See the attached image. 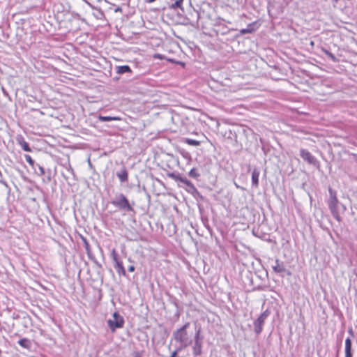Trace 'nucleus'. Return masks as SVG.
<instances>
[{"label":"nucleus","mask_w":357,"mask_h":357,"mask_svg":"<svg viewBox=\"0 0 357 357\" xmlns=\"http://www.w3.org/2000/svg\"><path fill=\"white\" fill-rule=\"evenodd\" d=\"M190 322H186L183 326L174 331L173 339L179 344L178 350H183L192 343V335L187 329L190 327Z\"/></svg>","instance_id":"1"},{"label":"nucleus","mask_w":357,"mask_h":357,"mask_svg":"<svg viewBox=\"0 0 357 357\" xmlns=\"http://www.w3.org/2000/svg\"><path fill=\"white\" fill-rule=\"evenodd\" d=\"M111 204L120 211L125 212L134 211L132 204L130 203L127 197L121 192H119L115 195L114 197L111 200Z\"/></svg>","instance_id":"2"},{"label":"nucleus","mask_w":357,"mask_h":357,"mask_svg":"<svg viewBox=\"0 0 357 357\" xmlns=\"http://www.w3.org/2000/svg\"><path fill=\"white\" fill-rule=\"evenodd\" d=\"M329 198L327 201L328 208L333 218L338 222L341 221V217L338 211L339 201L337 197V192L331 188H328Z\"/></svg>","instance_id":"3"},{"label":"nucleus","mask_w":357,"mask_h":357,"mask_svg":"<svg viewBox=\"0 0 357 357\" xmlns=\"http://www.w3.org/2000/svg\"><path fill=\"white\" fill-rule=\"evenodd\" d=\"M193 340L192 354L194 357L201 356L202 354L203 348V337L201 335V328H198L195 330Z\"/></svg>","instance_id":"4"},{"label":"nucleus","mask_w":357,"mask_h":357,"mask_svg":"<svg viewBox=\"0 0 357 357\" xmlns=\"http://www.w3.org/2000/svg\"><path fill=\"white\" fill-rule=\"evenodd\" d=\"M107 325L112 333L118 328H122L125 321L123 317L119 312H115L112 314V318L107 320Z\"/></svg>","instance_id":"5"},{"label":"nucleus","mask_w":357,"mask_h":357,"mask_svg":"<svg viewBox=\"0 0 357 357\" xmlns=\"http://www.w3.org/2000/svg\"><path fill=\"white\" fill-rule=\"evenodd\" d=\"M268 315L269 312L266 310L262 312L259 317L254 321V331L256 334L259 335L261 333L263 330V326Z\"/></svg>","instance_id":"6"},{"label":"nucleus","mask_w":357,"mask_h":357,"mask_svg":"<svg viewBox=\"0 0 357 357\" xmlns=\"http://www.w3.org/2000/svg\"><path fill=\"white\" fill-rule=\"evenodd\" d=\"M300 156L303 160L307 162L309 164L312 165L317 167H319V162L307 149H301L300 150Z\"/></svg>","instance_id":"7"},{"label":"nucleus","mask_w":357,"mask_h":357,"mask_svg":"<svg viewBox=\"0 0 357 357\" xmlns=\"http://www.w3.org/2000/svg\"><path fill=\"white\" fill-rule=\"evenodd\" d=\"M225 22L224 20H220L218 22H217L215 25V31L217 33H220L221 35H225L229 33L230 29L225 26L222 22Z\"/></svg>","instance_id":"8"},{"label":"nucleus","mask_w":357,"mask_h":357,"mask_svg":"<svg viewBox=\"0 0 357 357\" xmlns=\"http://www.w3.org/2000/svg\"><path fill=\"white\" fill-rule=\"evenodd\" d=\"M272 268L275 273H281L283 272H287V274L290 275V272L286 269L283 262L280 261L279 259L275 260V265H273Z\"/></svg>","instance_id":"9"},{"label":"nucleus","mask_w":357,"mask_h":357,"mask_svg":"<svg viewBox=\"0 0 357 357\" xmlns=\"http://www.w3.org/2000/svg\"><path fill=\"white\" fill-rule=\"evenodd\" d=\"M115 71L119 75H123L126 73L131 74L132 73V69L128 65L116 66H115Z\"/></svg>","instance_id":"10"},{"label":"nucleus","mask_w":357,"mask_h":357,"mask_svg":"<svg viewBox=\"0 0 357 357\" xmlns=\"http://www.w3.org/2000/svg\"><path fill=\"white\" fill-rule=\"evenodd\" d=\"M116 174L121 183L128 181V173L125 167H123L120 171H118Z\"/></svg>","instance_id":"11"},{"label":"nucleus","mask_w":357,"mask_h":357,"mask_svg":"<svg viewBox=\"0 0 357 357\" xmlns=\"http://www.w3.org/2000/svg\"><path fill=\"white\" fill-rule=\"evenodd\" d=\"M176 179L177 181H180L181 183L185 184L189 188H192V190L194 191H195L197 193H198V191H197V188H195V186L194 185V184L190 181H189L187 178L183 177L181 176H178L176 178Z\"/></svg>","instance_id":"12"},{"label":"nucleus","mask_w":357,"mask_h":357,"mask_svg":"<svg viewBox=\"0 0 357 357\" xmlns=\"http://www.w3.org/2000/svg\"><path fill=\"white\" fill-rule=\"evenodd\" d=\"M17 142L24 151H27V152L31 151V149L29 146V143L24 140V139L22 136L17 137Z\"/></svg>","instance_id":"13"},{"label":"nucleus","mask_w":357,"mask_h":357,"mask_svg":"<svg viewBox=\"0 0 357 357\" xmlns=\"http://www.w3.org/2000/svg\"><path fill=\"white\" fill-rule=\"evenodd\" d=\"M351 346V340L350 337H347L345 340V357H352Z\"/></svg>","instance_id":"14"},{"label":"nucleus","mask_w":357,"mask_h":357,"mask_svg":"<svg viewBox=\"0 0 357 357\" xmlns=\"http://www.w3.org/2000/svg\"><path fill=\"white\" fill-rule=\"evenodd\" d=\"M259 171L256 168L252 172V184L255 188H257L259 185Z\"/></svg>","instance_id":"15"},{"label":"nucleus","mask_w":357,"mask_h":357,"mask_svg":"<svg viewBox=\"0 0 357 357\" xmlns=\"http://www.w3.org/2000/svg\"><path fill=\"white\" fill-rule=\"evenodd\" d=\"M17 342L24 349H29L31 347V341L26 338L20 339Z\"/></svg>","instance_id":"16"},{"label":"nucleus","mask_w":357,"mask_h":357,"mask_svg":"<svg viewBox=\"0 0 357 357\" xmlns=\"http://www.w3.org/2000/svg\"><path fill=\"white\" fill-rule=\"evenodd\" d=\"M114 268H116L117 273L119 275H123V276H126V270H125L121 261L117 262L116 264H114Z\"/></svg>","instance_id":"17"},{"label":"nucleus","mask_w":357,"mask_h":357,"mask_svg":"<svg viewBox=\"0 0 357 357\" xmlns=\"http://www.w3.org/2000/svg\"><path fill=\"white\" fill-rule=\"evenodd\" d=\"M98 119L102 122H108V121H112L119 120L120 119L118 117H115V116L99 115Z\"/></svg>","instance_id":"18"},{"label":"nucleus","mask_w":357,"mask_h":357,"mask_svg":"<svg viewBox=\"0 0 357 357\" xmlns=\"http://www.w3.org/2000/svg\"><path fill=\"white\" fill-rule=\"evenodd\" d=\"M33 169L40 176L44 175L45 174V170L44 167L38 163H36L35 169Z\"/></svg>","instance_id":"19"},{"label":"nucleus","mask_w":357,"mask_h":357,"mask_svg":"<svg viewBox=\"0 0 357 357\" xmlns=\"http://www.w3.org/2000/svg\"><path fill=\"white\" fill-rule=\"evenodd\" d=\"M253 25L252 24H248V27L245 29H242L240 30V33L241 35L246 33H251L254 31Z\"/></svg>","instance_id":"20"},{"label":"nucleus","mask_w":357,"mask_h":357,"mask_svg":"<svg viewBox=\"0 0 357 357\" xmlns=\"http://www.w3.org/2000/svg\"><path fill=\"white\" fill-rule=\"evenodd\" d=\"M188 175L190 177L192 178H197L200 176L199 173L198 172V170L195 168L191 169V170L189 172Z\"/></svg>","instance_id":"21"},{"label":"nucleus","mask_w":357,"mask_h":357,"mask_svg":"<svg viewBox=\"0 0 357 357\" xmlns=\"http://www.w3.org/2000/svg\"><path fill=\"white\" fill-rule=\"evenodd\" d=\"M24 158L26 160V161L29 164V165L33 168V169H35V165H36V162L35 161L32 159V158L31 157V155H24Z\"/></svg>","instance_id":"22"},{"label":"nucleus","mask_w":357,"mask_h":357,"mask_svg":"<svg viewBox=\"0 0 357 357\" xmlns=\"http://www.w3.org/2000/svg\"><path fill=\"white\" fill-rule=\"evenodd\" d=\"M185 142L189 145L195 146H197L200 144L199 141L196 140V139H186Z\"/></svg>","instance_id":"23"},{"label":"nucleus","mask_w":357,"mask_h":357,"mask_svg":"<svg viewBox=\"0 0 357 357\" xmlns=\"http://www.w3.org/2000/svg\"><path fill=\"white\" fill-rule=\"evenodd\" d=\"M83 241H84V248L86 250V252L89 257L91 258V250H90L89 243L86 238H83Z\"/></svg>","instance_id":"24"},{"label":"nucleus","mask_w":357,"mask_h":357,"mask_svg":"<svg viewBox=\"0 0 357 357\" xmlns=\"http://www.w3.org/2000/svg\"><path fill=\"white\" fill-rule=\"evenodd\" d=\"M176 1L174 2V3H173L172 6H171V8H181V10H183V8L181 7V5L183 3V0H175Z\"/></svg>","instance_id":"25"},{"label":"nucleus","mask_w":357,"mask_h":357,"mask_svg":"<svg viewBox=\"0 0 357 357\" xmlns=\"http://www.w3.org/2000/svg\"><path fill=\"white\" fill-rule=\"evenodd\" d=\"M324 53L326 54V55L331 59V60H332L334 62H336L337 61V58L335 57V56L332 54L331 52L328 51V50H324Z\"/></svg>","instance_id":"26"},{"label":"nucleus","mask_w":357,"mask_h":357,"mask_svg":"<svg viewBox=\"0 0 357 357\" xmlns=\"http://www.w3.org/2000/svg\"><path fill=\"white\" fill-rule=\"evenodd\" d=\"M112 257L113 261L115 262V264H116L117 262H120L121 261L119 260L118 255L116 253L115 250L112 251Z\"/></svg>","instance_id":"27"},{"label":"nucleus","mask_w":357,"mask_h":357,"mask_svg":"<svg viewBox=\"0 0 357 357\" xmlns=\"http://www.w3.org/2000/svg\"><path fill=\"white\" fill-rule=\"evenodd\" d=\"M98 13H99V16H97L98 18H102L104 16L103 12L101 10L100 8H95Z\"/></svg>","instance_id":"28"},{"label":"nucleus","mask_w":357,"mask_h":357,"mask_svg":"<svg viewBox=\"0 0 357 357\" xmlns=\"http://www.w3.org/2000/svg\"><path fill=\"white\" fill-rule=\"evenodd\" d=\"M181 350H178V347L172 354L171 357H175L178 352Z\"/></svg>","instance_id":"29"},{"label":"nucleus","mask_w":357,"mask_h":357,"mask_svg":"<svg viewBox=\"0 0 357 357\" xmlns=\"http://www.w3.org/2000/svg\"><path fill=\"white\" fill-rule=\"evenodd\" d=\"M135 268L134 266H130L128 267V271H130V272H133V271H135Z\"/></svg>","instance_id":"30"},{"label":"nucleus","mask_w":357,"mask_h":357,"mask_svg":"<svg viewBox=\"0 0 357 357\" xmlns=\"http://www.w3.org/2000/svg\"><path fill=\"white\" fill-rule=\"evenodd\" d=\"M119 11H121V8L118 7L117 8L115 9V12L117 13V12H119Z\"/></svg>","instance_id":"31"},{"label":"nucleus","mask_w":357,"mask_h":357,"mask_svg":"<svg viewBox=\"0 0 357 357\" xmlns=\"http://www.w3.org/2000/svg\"><path fill=\"white\" fill-rule=\"evenodd\" d=\"M155 1V0H146V2L151 3L154 2Z\"/></svg>","instance_id":"32"},{"label":"nucleus","mask_w":357,"mask_h":357,"mask_svg":"<svg viewBox=\"0 0 357 357\" xmlns=\"http://www.w3.org/2000/svg\"><path fill=\"white\" fill-rule=\"evenodd\" d=\"M13 319H17L18 318V315H15V314L13 315Z\"/></svg>","instance_id":"33"},{"label":"nucleus","mask_w":357,"mask_h":357,"mask_svg":"<svg viewBox=\"0 0 357 357\" xmlns=\"http://www.w3.org/2000/svg\"><path fill=\"white\" fill-rule=\"evenodd\" d=\"M189 191H190V192H191L192 193H193V192H196L195 191H194V190H192V188H189Z\"/></svg>","instance_id":"34"},{"label":"nucleus","mask_w":357,"mask_h":357,"mask_svg":"<svg viewBox=\"0 0 357 357\" xmlns=\"http://www.w3.org/2000/svg\"><path fill=\"white\" fill-rule=\"evenodd\" d=\"M355 160L357 162V155H354Z\"/></svg>","instance_id":"35"},{"label":"nucleus","mask_w":357,"mask_h":357,"mask_svg":"<svg viewBox=\"0 0 357 357\" xmlns=\"http://www.w3.org/2000/svg\"><path fill=\"white\" fill-rule=\"evenodd\" d=\"M47 180H48V181H50L51 180V177L50 176L47 177Z\"/></svg>","instance_id":"36"},{"label":"nucleus","mask_w":357,"mask_h":357,"mask_svg":"<svg viewBox=\"0 0 357 357\" xmlns=\"http://www.w3.org/2000/svg\"><path fill=\"white\" fill-rule=\"evenodd\" d=\"M135 357H141L138 354L135 356Z\"/></svg>","instance_id":"37"},{"label":"nucleus","mask_w":357,"mask_h":357,"mask_svg":"<svg viewBox=\"0 0 357 357\" xmlns=\"http://www.w3.org/2000/svg\"><path fill=\"white\" fill-rule=\"evenodd\" d=\"M235 185H236V188H240V187H239V185H238L236 183H235Z\"/></svg>","instance_id":"38"},{"label":"nucleus","mask_w":357,"mask_h":357,"mask_svg":"<svg viewBox=\"0 0 357 357\" xmlns=\"http://www.w3.org/2000/svg\"><path fill=\"white\" fill-rule=\"evenodd\" d=\"M349 333L352 335V329L349 330Z\"/></svg>","instance_id":"39"}]
</instances>
